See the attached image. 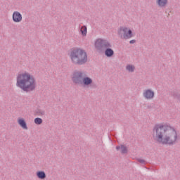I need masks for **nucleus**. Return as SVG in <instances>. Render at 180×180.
Here are the masks:
<instances>
[{
	"instance_id": "obj_1",
	"label": "nucleus",
	"mask_w": 180,
	"mask_h": 180,
	"mask_svg": "<svg viewBox=\"0 0 180 180\" xmlns=\"http://www.w3.org/2000/svg\"><path fill=\"white\" fill-rule=\"evenodd\" d=\"M153 137L160 144H175L179 139L176 129L167 123L156 124L153 129Z\"/></svg>"
},
{
	"instance_id": "obj_2",
	"label": "nucleus",
	"mask_w": 180,
	"mask_h": 180,
	"mask_svg": "<svg viewBox=\"0 0 180 180\" xmlns=\"http://www.w3.org/2000/svg\"><path fill=\"white\" fill-rule=\"evenodd\" d=\"M16 86L25 92H32L37 86L36 78L29 72H22L17 75Z\"/></svg>"
},
{
	"instance_id": "obj_3",
	"label": "nucleus",
	"mask_w": 180,
	"mask_h": 180,
	"mask_svg": "<svg viewBox=\"0 0 180 180\" xmlns=\"http://www.w3.org/2000/svg\"><path fill=\"white\" fill-rule=\"evenodd\" d=\"M69 57L73 64L84 65L88 61V56L85 50L79 48L72 49L69 53Z\"/></svg>"
},
{
	"instance_id": "obj_4",
	"label": "nucleus",
	"mask_w": 180,
	"mask_h": 180,
	"mask_svg": "<svg viewBox=\"0 0 180 180\" xmlns=\"http://www.w3.org/2000/svg\"><path fill=\"white\" fill-rule=\"evenodd\" d=\"M118 34H122L123 39L127 40L129 39H131L133 37V31H131V29L127 27H122L118 30Z\"/></svg>"
},
{
	"instance_id": "obj_5",
	"label": "nucleus",
	"mask_w": 180,
	"mask_h": 180,
	"mask_svg": "<svg viewBox=\"0 0 180 180\" xmlns=\"http://www.w3.org/2000/svg\"><path fill=\"white\" fill-rule=\"evenodd\" d=\"M84 72H75L72 77V81L75 84H82V79L84 78Z\"/></svg>"
},
{
	"instance_id": "obj_6",
	"label": "nucleus",
	"mask_w": 180,
	"mask_h": 180,
	"mask_svg": "<svg viewBox=\"0 0 180 180\" xmlns=\"http://www.w3.org/2000/svg\"><path fill=\"white\" fill-rule=\"evenodd\" d=\"M95 47L98 50H101V49L110 47V44L103 39H97L95 42Z\"/></svg>"
},
{
	"instance_id": "obj_7",
	"label": "nucleus",
	"mask_w": 180,
	"mask_h": 180,
	"mask_svg": "<svg viewBox=\"0 0 180 180\" xmlns=\"http://www.w3.org/2000/svg\"><path fill=\"white\" fill-rule=\"evenodd\" d=\"M12 19L14 23H20L23 19V17L19 11H14L13 13Z\"/></svg>"
},
{
	"instance_id": "obj_8",
	"label": "nucleus",
	"mask_w": 180,
	"mask_h": 180,
	"mask_svg": "<svg viewBox=\"0 0 180 180\" xmlns=\"http://www.w3.org/2000/svg\"><path fill=\"white\" fill-rule=\"evenodd\" d=\"M143 96L146 99H153L154 98V92L150 89H147L143 91Z\"/></svg>"
},
{
	"instance_id": "obj_9",
	"label": "nucleus",
	"mask_w": 180,
	"mask_h": 180,
	"mask_svg": "<svg viewBox=\"0 0 180 180\" xmlns=\"http://www.w3.org/2000/svg\"><path fill=\"white\" fill-rule=\"evenodd\" d=\"M83 79H82V85H85L88 86V85H91L92 84V79L91 77H86V75H84Z\"/></svg>"
},
{
	"instance_id": "obj_10",
	"label": "nucleus",
	"mask_w": 180,
	"mask_h": 180,
	"mask_svg": "<svg viewBox=\"0 0 180 180\" xmlns=\"http://www.w3.org/2000/svg\"><path fill=\"white\" fill-rule=\"evenodd\" d=\"M19 126H20L23 130H27V124L26 123V120L24 118H18L17 120Z\"/></svg>"
},
{
	"instance_id": "obj_11",
	"label": "nucleus",
	"mask_w": 180,
	"mask_h": 180,
	"mask_svg": "<svg viewBox=\"0 0 180 180\" xmlns=\"http://www.w3.org/2000/svg\"><path fill=\"white\" fill-rule=\"evenodd\" d=\"M36 175L39 179H46V172L43 171L37 172Z\"/></svg>"
},
{
	"instance_id": "obj_12",
	"label": "nucleus",
	"mask_w": 180,
	"mask_h": 180,
	"mask_svg": "<svg viewBox=\"0 0 180 180\" xmlns=\"http://www.w3.org/2000/svg\"><path fill=\"white\" fill-rule=\"evenodd\" d=\"M156 3L160 8H164L168 4V0H157Z\"/></svg>"
},
{
	"instance_id": "obj_13",
	"label": "nucleus",
	"mask_w": 180,
	"mask_h": 180,
	"mask_svg": "<svg viewBox=\"0 0 180 180\" xmlns=\"http://www.w3.org/2000/svg\"><path fill=\"white\" fill-rule=\"evenodd\" d=\"M80 33H81L82 36H83V37H85V36H86V33H87L86 26L83 25L81 27Z\"/></svg>"
},
{
	"instance_id": "obj_14",
	"label": "nucleus",
	"mask_w": 180,
	"mask_h": 180,
	"mask_svg": "<svg viewBox=\"0 0 180 180\" xmlns=\"http://www.w3.org/2000/svg\"><path fill=\"white\" fill-rule=\"evenodd\" d=\"M126 70L129 72H134V70H136V67H134V65H127L126 66Z\"/></svg>"
},
{
	"instance_id": "obj_15",
	"label": "nucleus",
	"mask_w": 180,
	"mask_h": 180,
	"mask_svg": "<svg viewBox=\"0 0 180 180\" xmlns=\"http://www.w3.org/2000/svg\"><path fill=\"white\" fill-rule=\"evenodd\" d=\"M105 54L107 57H112L114 54L113 50L111 49H107L105 51Z\"/></svg>"
},
{
	"instance_id": "obj_16",
	"label": "nucleus",
	"mask_w": 180,
	"mask_h": 180,
	"mask_svg": "<svg viewBox=\"0 0 180 180\" xmlns=\"http://www.w3.org/2000/svg\"><path fill=\"white\" fill-rule=\"evenodd\" d=\"M117 150H120L121 153H127V148L124 146H117Z\"/></svg>"
},
{
	"instance_id": "obj_17",
	"label": "nucleus",
	"mask_w": 180,
	"mask_h": 180,
	"mask_svg": "<svg viewBox=\"0 0 180 180\" xmlns=\"http://www.w3.org/2000/svg\"><path fill=\"white\" fill-rule=\"evenodd\" d=\"M34 123L35 124H41L43 123V120L41 118H35L34 119Z\"/></svg>"
},
{
	"instance_id": "obj_18",
	"label": "nucleus",
	"mask_w": 180,
	"mask_h": 180,
	"mask_svg": "<svg viewBox=\"0 0 180 180\" xmlns=\"http://www.w3.org/2000/svg\"><path fill=\"white\" fill-rule=\"evenodd\" d=\"M131 44H133L134 43H136V40H131L130 42H129Z\"/></svg>"
}]
</instances>
